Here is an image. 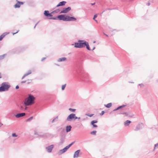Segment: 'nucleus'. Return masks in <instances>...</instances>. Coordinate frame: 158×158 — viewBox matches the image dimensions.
<instances>
[{
    "instance_id": "10",
    "label": "nucleus",
    "mask_w": 158,
    "mask_h": 158,
    "mask_svg": "<svg viewBox=\"0 0 158 158\" xmlns=\"http://www.w3.org/2000/svg\"><path fill=\"white\" fill-rule=\"evenodd\" d=\"M143 126V123L139 124L136 126L135 130L136 131H138L142 129Z\"/></svg>"
},
{
    "instance_id": "26",
    "label": "nucleus",
    "mask_w": 158,
    "mask_h": 158,
    "mask_svg": "<svg viewBox=\"0 0 158 158\" xmlns=\"http://www.w3.org/2000/svg\"><path fill=\"white\" fill-rule=\"evenodd\" d=\"M24 107H25V104H24L21 105L20 106V110H24Z\"/></svg>"
},
{
    "instance_id": "4",
    "label": "nucleus",
    "mask_w": 158,
    "mask_h": 158,
    "mask_svg": "<svg viewBox=\"0 0 158 158\" xmlns=\"http://www.w3.org/2000/svg\"><path fill=\"white\" fill-rule=\"evenodd\" d=\"M74 142H72L71 143L62 149L60 150L59 152L60 154H61L65 152L74 143Z\"/></svg>"
},
{
    "instance_id": "16",
    "label": "nucleus",
    "mask_w": 158,
    "mask_h": 158,
    "mask_svg": "<svg viewBox=\"0 0 158 158\" xmlns=\"http://www.w3.org/2000/svg\"><path fill=\"white\" fill-rule=\"evenodd\" d=\"M126 106H127V105H123L122 106H119L116 109H114L113 111H115L117 110L120 109L122 108H123V107H125Z\"/></svg>"
},
{
    "instance_id": "8",
    "label": "nucleus",
    "mask_w": 158,
    "mask_h": 158,
    "mask_svg": "<svg viewBox=\"0 0 158 158\" xmlns=\"http://www.w3.org/2000/svg\"><path fill=\"white\" fill-rule=\"evenodd\" d=\"M75 114H70L67 118V120L68 121H71L74 118Z\"/></svg>"
},
{
    "instance_id": "48",
    "label": "nucleus",
    "mask_w": 158,
    "mask_h": 158,
    "mask_svg": "<svg viewBox=\"0 0 158 158\" xmlns=\"http://www.w3.org/2000/svg\"><path fill=\"white\" fill-rule=\"evenodd\" d=\"M3 124L2 123H0V127H1L2 125Z\"/></svg>"
},
{
    "instance_id": "12",
    "label": "nucleus",
    "mask_w": 158,
    "mask_h": 158,
    "mask_svg": "<svg viewBox=\"0 0 158 158\" xmlns=\"http://www.w3.org/2000/svg\"><path fill=\"white\" fill-rule=\"evenodd\" d=\"M25 113H23L17 114H16L15 115V116L16 118H19L25 116Z\"/></svg>"
},
{
    "instance_id": "53",
    "label": "nucleus",
    "mask_w": 158,
    "mask_h": 158,
    "mask_svg": "<svg viewBox=\"0 0 158 158\" xmlns=\"http://www.w3.org/2000/svg\"><path fill=\"white\" fill-rule=\"evenodd\" d=\"M2 77H1V73H0V78H1Z\"/></svg>"
},
{
    "instance_id": "34",
    "label": "nucleus",
    "mask_w": 158,
    "mask_h": 158,
    "mask_svg": "<svg viewBox=\"0 0 158 158\" xmlns=\"http://www.w3.org/2000/svg\"><path fill=\"white\" fill-rule=\"evenodd\" d=\"M97 16H98V15L96 14L94 15V16L93 18V19H94L95 20V21L97 23H98V21L97 20H95V18L97 17Z\"/></svg>"
},
{
    "instance_id": "43",
    "label": "nucleus",
    "mask_w": 158,
    "mask_h": 158,
    "mask_svg": "<svg viewBox=\"0 0 158 158\" xmlns=\"http://www.w3.org/2000/svg\"><path fill=\"white\" fill-rule=\"evenodd\" d=\"M45 59H46L45 57H44V58H42V59H41V61H43Z\"/></svg>"
},
{
    "instance_id": "52",
    "label": "nucleus",
    "mask_w": 158,
    "mask_h": 158,
    "mask_svg": "<svg viewBox=\"0 0 158 158\" xmlns=\"http://www.w3.org/2000/svg\"><path fill=\"white\" fill-rule=\"evenodd\" d=\"M91 4L92 5H93L95 4V3H91Z\"/></svg>"
},
{
    "instance_id": "55",
    "label": "nucleus",
    "mask_w": 158,
    "mask_h": 158,
    "mask_svg": "<svg viewBox=\"0 0 158 158\" xmlns=\"http://www.w3.org/2000/svg\"><path fill=\"white\" fill-rule=\"evenodd\" d=\"M108 10H111V9H109Z\"/></svg>"
},
{
    "instance_id": "24",
    "label": "nucleus",
    "mask_w": 158,
    "mask_h": 158,
    "mask_svg": "<svg viewBox=\"0 0 158 158\" xmlns=\"http://www.w3.org/2000/svg\"><path fill=\"white\" fill-rule=\"evenodd\" d=\"M112 105V103H109L108 104H107L106 105H105V106H106V107L107 108H110Z\"/></svg>"
},
{
    "instance_id": "41",
    "label": "nucleus",
    "mask_w": 158,
    "mask_h": 158,
    "mask_svg": "<svg viewBox=\"0 0 158 158\" xmlns=\"http://www.w3.org/2000/svg\"><path fill=\"white\" fill-rule=\"evenodd\" d=\"M77 118H78V117H76V116L75 114V116L74 117V119H77Z\"/></svg>"
},
{
    "instance_id": "38",
    "label": "nucleus",
    "mask_w": 158,
    "mask_h": 158,
    "mask_svg": "<svg viewBox=\"0 0 158 158\" xmlns=\"http://www.w3.org/2000/svg\"><path fill=\"white\" fill-rule=\"evenodd\" d=\"M105 112L104 111H102V112L100 113V114L101 116L103 115L105 113Z\"/></svg>"
},
{
    "instance_id": "45",
    "label": "nucleus",
    "mask_w": 158,
    "mask_h": 158,
    "mask_svg": "<svg viewBox=\"0 0 158 158\" xmlns=\"http://www.w3.org/2000/svg\"><path fill=\"white\" fill-rule=\"evenodd\" d=\"M55 119H56V118H54V119H53V120L52 121V123H53L55 121Z\"/></svg>"
},
{
    "instance_id": "31",
    "label": "nucleus",
    "mask_w": 158,
    "mask_h": 158,
    "mask_svg": "<svg viewBox=\"0 0 158 158\" xmlns=\"http://www.w3.org/2000/svg\"><path fill=\"white\" fill-rule=\"evenodd\" d=\"M86 115L88 116L91 117L94 115V114H86Z\"/></svg>"
},
{
    "instance_id": "32",
    "label": "nucleus",
    "mask_w": 158,
    "mask_h": 158,
    "mask_svg": "<svg viewBox=\"0 0 158 158\" xmlns=\"http://www.w3.org/2000/svg\"><path fill=\"white\" fill-rule=\"evenodd\" d=\"M49 19H54V20H57L58 19V18L57 17H51L49 18Z\"/></svg>"
},
{
    "instance_id": "21",
    "label": "nucleus",
    "mask_w": 158,
    "mask_h": 158,
    "mask_svg": "<svg viewBox=\"0 0 158 158\" xmlns=\"http://www.w3.org/2000/svg\"><path fill=\"white\" fill-rule=\"evenodd\" d=\"M9 33H4L0 36V41L3 38Z\"/></svg>"
},
{
    "instance_id": "20",
    "label": "nucleus",
    "mask_w": 158,
    "mask_h": 158,
    "mask_svg": "<svg viewBox=\"0 0 158 158\" xmlns=\"http://www.w3.org/2000/svg\"><path fill=\"white\" fill-rule=\"evenodd\" d=\"M97 122V121L93 120L91 121V124L94 127H97V126L94 124Z\"/></svg>"
},
{
    "instance_id": "47",
    "label": "nucleus",
    "mask_w": 158,
    "mask_h": 158,
    "mask_svg": "<svg viewBox=\"0 0 158 158\" xmlns=\"http://www.w3.org/2000/svg\"><path fill=\"white\" fill-rule=\"evenodd\" d=\"M26 82V81H22L21 82V83H25Z\"/></svg>"
},
{
    "instance_id": "50",
    "label": "nucleus",
    "mask_w": 158,
    "mask_h": 158,
    "mask_svg": "<svg viewBox=\"0 0 158 158\" xmlns=\"http://www.w3.org/2000/svg\"><path fill=\"white\" fill-rule=\"evenodd\" d=\"M104 35H106L107 37H108V36L106 34H105V33H104Z\"/></svg>"
},
{
    "instance_id": "22",
    "label": "nucleus",
    "mask_w": 158,
    "mask_h": 158,
    "mask_svg": "<svg viewBox=\"0 0 158 158\" xmlns=\"http://www.w3.org/2000/svg\"><path fill=\"white\" fill-rule=\"evenodd\" d=\"M66 59V58L64 57H61L60 58H59L58 60V62H62V61H65Z\"/></svg>"
},
{
    "instance_id": "40",
    "label": "nucleus",
    "mask_w": 158,
    "mask_h": 158,
    "mask_svg": "<svg viewBox=\"0 0 158 158\" xmlns=\"http://www.w3.org/2000/svg\"><path fill=\"white\" fill-rule=\"evenodd\" d=\"M19 31V30H18L15 33H13V35H14L15 34L17 33Z\"/></svg>"
},
{
    "instance_id": "9",
    "label": "nucleus",
    "mask_w": 158,
    "mask_h": 158,
    "mask_svg": "<svg viewBox=\"0 0 158 158\" xmlns=\"http://www.w3.org/2000/svg\"><path fill=\"white\" fill-rule=\"evenodd\" d=\"M76 19H77L73 17H70L67 15V21H75Z\"/></svg>"
},
{
    "instance_id": "28",
    "label": "nucleus",
    "mask_w": 158,
    "mask_h": 158,
    "mask_svg": "<svg viewBox=\"0 0 158 158\" xmlns=\"http://www.w3.org/2000/svg\"><path fill=\"white\" fill-rule=\"evenodd\" d=\"M86 44L85 45V46L86 47V48L89 50H90V49L89 47V44L88 42H87L86 43Z\"/></svg>"
},
{
    "instance_id": "33",
    "label": "nucleus",
    "mask_w": 158,
    "mask_h": 158,
    "mask_svg": "<svg viewBox=\"0 0 158 158\" xmlns=\"http://www.w3.org/2000/svg\"><path fill=\"white\" fill-rule=\"evenodd\" d=\"M69 110L72 112H74L76 110L75 109H73L70 108L69 109Z\"/></svg>"
},
{
    "instance_id": "2",
    "label": "nucleus",
    "mask_w": 158,
    "mask_h": 158,
    "mask_svg": "<svg viewBox=\"0 0 158 158\" xmlns=\"http://www.w3.org/2000/svg\"><path fill=\"white\" fill-rule=\"evenodd\" d=\"M87 42L84 40H79L78 43H74V47L76 48H82L85 46Z\"/></svg>"
},
{
    "instance_id": "6",
    "label": "nucleus",
    "mask_w": 158,
    "mask_h": 158,
    "mask_svg": "<svg viewBox=\"0 0 158 158\" xmlns=\"http://www.w3.org/2000/svg\"><path fill=\"white\" fill-rule=\"evenodd\" d=\"M71 7H68L67 8H63L62 10H61L60 13H66L69 12L71 10Z\"/></svg>"
},
{
    "instance_id": "27",
    "label": "nucleus",
    "mask_w": 158,
    "mask_h": 158,
    "mask_svg": "<svg viewBox=\"0 0 158 158\" xmlns=\"http://www.w3.org/2000/svg\"><path fill=\"white\" fill-rule=\"evenodd\" d=\"M6 55V54H4L0 56V60L3 59Z\"/></svg>"
},
{
    "instance_id": "17",
    "label": "nucleus",
    "mask_w": 158,
    "mask_h": 158,
    "mask_svg": "<svg viewBox=\"0 0 158 158\" xmlns=\"http://www.w3.org/2000/svg\"><path fill=\"white\" fill-rule=\"evenodd\" d=\"M66 2L65 1H62L60 2L57 6L56 7H59L61 6L64 5L66 3Z\"/></svg>"
},
{
    "instance_id": "49",
    "label": "nucleus",
    "mask_w": 158,
    "mask_h": 158,
    "mask_svg": "<svg viewBox=\"0 0 158 158\" xmlns=\"http://www.w3.org/2000/svg\"><path fill=\"white\" fill-rule=\"evenodd\" d=\"M150 5V3L149 2L147 4V5H148V6H149V5Z\"/></svg>"
},
{
    "instance_id": "36",
    "label": "nucleus",
    "mask_w": 158,
    "mask_h": 158,
    "mask_svg": "<svg viewBox=\"0 0 158 158\" xmlns=\"http://www.w3.org/2000/svg\"><path fill=\"white\" fill-rule=\"evenodd\" d=\"M66 86V84L62 85V87H61V89L62 90L64 89V88Z\"/></svg>"
},
{
    "instance_id": "54",
    "label": "nucleus",
    "mask_w": 158,
    "mask_h": 158,
    "mask_svg": "<svg viewBox=\"0 0 158 158\" xmlns=\"http://www.w3.org/2000/svg\"><path fill=\"white\" fill-rule=\"evenodd\" d=\"M80 117H78V118L77 119H80Z\"/></svg>"
},
{
    "instance_id": "13",
    "label": "nucleus",
    "mask_w": 158,
    "mask_h": 158,
    "mask_svg": "<svg viewBox=\"0 0 158 158\" xmlns=\"http://www.w3.org/2000/svg\"><path fill=\"white\" fill-rule=\"evenodd\" d=\"M44 15L47 17H52V15L49 13V12L48 10H45L44 13Z\"/></svg>"
},
{
    "instance_id": "39",
    "label": "nucleus",
    "mask_w": 158,
    "mask_h": 158,
    "mask_svg": "<svg viewBox=\"0 0 158 158\" xmlns=\"http://www.w3.org/2000/svg\"><path fill=\"white\" fill-rule=\"evenodd\" d=\"M139 85H140V86L141 87H143V86H144V85L143 84L141 83V84H139Z\"/></svg>"
},
{
    "instance_id": "29",
    "label": "nucleus",
    "mask_w": 158,
    "mask_h": 158,
    "mask_svg": "<svg viewBox=\"0 0 158 158\" xmlns=\"http://www.w3.org/2000/svg\"><path fill=\"white\" fill-rule=\"evenodd\" d=\"M96 132H97L96 131H93L91 132L90 134H91V135H96Z\"/></svg>"
},
{
    "instance_id": "5",
    "label": "nucleus",
    "mask_w": 158,
    "mask_h": 158,
    "mask_svg": "<svg viewBox=\"0 0 158 158\" xmlns=\"http://www.w3.org/2000/svg\"><path fill=\"white\" fill-rule=\"evenodd\" d=\"M67 15H61L57 16L58 19L60 20H62L64 21H67Z\"/></svg>"
},
{
    "instance_id": "35",
    "label": "nucleus",
    "mask_w": 158,
    "mask_h": 158,
    "mask_svg": "<svg viewBox=\"0 0 158 158\" xmlns=\"http://www.w3.org/2000/svg\"><path fill=\"white\" fill-rule=\"evenodd\" d=\"M33 119V117H31L30 118H28L27 119V121H29L31 120H32Z\"/></svg>"
},
{
    "instance_id": "7",
    "label": "nucleus",
    "mask_w": 158,
    "mask_h": 158,
    "mask_svg": "<svg viewBox=\"0 0 158 158\" xmlns=\"http://www.w3.org/2000/svg\"><path fill=\"white\" fill-rule=\"evenodd\" d=\"M54 148V145H51L46 148V149L48 153H50L52 152V151Z\"/></svg>"
},
{
    "instance_id": "23",
    "label": "nucleus",
    "mask_w": 158,
    "mask_h": 158,
    "mask_svg": "<svg viewBox=\"0 0 158 158\" xmlns=\"http://www.w3.org/2000/svg\"><path fill=\"white\" fill-rule=\"evenodd\" d=\"M71 128L72 127L70 126H67L66 127V131L67 132L70 131L71 130Z\"/></svg>"
},
{
    "instance_id": "56",
    "label": "nucleus",
    "mask_w": 158,
    "mask_h": 158,
    "mask_svg": "<svg viewBox=\"0 0 158 158\" xmlns=\"http://www.w3.org/2000/svg\"><path fill=\"white\" fill-rule=\"evenodd\" d=\"M104 11H103L102 12V13L103 12H104Z\"/></svg>"
},
{
    "instance_id": "46",
    "label": "nucleus",
    "mask_w": 158,
    "mask_h": 158,
    "mask_svg": "<svg viewBox=\"0 0 158 158\" xmlns=\"http://www.w3.org/2000/svg\"><path fill=\"white\" fill-rule=\"evenodd\" d=\"M39 22H38L36 23V24L35 25V26H34V28H35L36 26L37 25V24Z\"/></svg>"
},
{
    "instance_id": "19",
    "label": "nucleus",
    "mask_w": 158,
    "mask_h": 158,
    "mask_svg": "<svg viewBox=\"0 0 158 158\" xmlns=\"http://www.w3.org/2000/svg\"><path fill=\"white\" fill-rule=\"evenodd\" d=\"M31 71L30 70H29L28 71L27 73H25V74H24L23 76L22 77V79H23L26 76H27V75H28L31 74Z\"/></svg>"
},
{
    "instance_id": "51",
    "label": "nucleus",
    "mask_w": 158,
    "mask_h": 158,
    "mask_svg": "<svg viewBox=\"0 0 158 158\" xmlns=\"http://www.w3.org/2000/svg\"><path fill=\"white\" fill-rule=\"evenodd\" d=\"M58 118V116H56L55 118H56V119H57Z\"/></svg>"
},
{
    "instance_id": "3",
    "label": "nucleus",
    "mask_w": 158,
    "mask_h": 158,
    "mask_svg": "<svg viewBox=\"0 0 158 158\" xmlns=\"http://www.w3.org/2000/svg\"><path fill=\"white\" fill-rule=\"evenodd\" d=\"M10 85L7 82L2 83L0 87V92H3L8 90Z\"/></svg>"
},
{
    "instance_id": "1",
    "label": "nucleus",
    "mask_w": 158,
    "mask_h": 158,
    "mask_svg": "<svg viewBox=\"0 0 158 158\" xmlns=\"http://www.w3.org/2000/svg\"><path fill=\"white\" fill-rule=\"evenodd\" d=\"M35 98L31 94H29L28 97L25 100L24 104L26 106L31 105L34 103Z\"/></svg>"
},
{
    "instance_id": "14",
    "label": "nucleus",
    "mask_w": 158,
    "mask_h": 158,
    "mask_svg": "<svg viewBox=\"0 0 158 158\" xmlns=\"http://www.w3.org/2000/svg\"><path fill=\"white\" fill-rule=\"evenodd\" d=\"M23 3L22 2H20L18 1V3H17L16 4H15V5L14 7L15 8H19L20 7V5L23 4Z\"/></svg>"
},
{
    "instance_id": "18",
    "label": "nucleus",
    "mask_w": 158,
    "mask_h": 158,
    "mask_svg": "<svg viewBox=\"0 0 158 158\" xmlns=\"http://www.w3.org/2000/svg\"><path fill=\"white\" fill-rule=\"evenodd\" d=\"M131 121L127 120L124 123V125L125 126H128L131 123Z\"/></svg>"
},
{
    "instance_id": "11",
    "label": "nucleus",
    "mask_w": 158,
    "mask_h": 158,
    "mask_svg": "<svg viewBox=\"0 0 158 158\" xmlns=\"http://www.w3.org/2000/svg\"><path fill=\"white\" fill-rule=\"evenodd\" d=\"M80 152V150H78L75 152L73 156V158H78L79 157V154Z\"/></svg>"
},
{
    "instance_id": "25",
    "label": "nucleus",
    "mask_w": 158,
    "mask_h": 158,
    "mask_svg": "<svg viewBox=\"0 0 158 158\" xmlns=\"http://www.w3.org/2000/svg\"><path fill=\"white\" fill-rule=\"evenodd\" d=\"M12 136L13 137H17L18 138H19V136H18V135H17L15 133H13L12 134Z\"/></svg>"
},
{
    "instance_id": "30",
    "label": "nucleus",
    "mask_w": 158,
    "mask_h": 158,
    "mask_svg": "<svg viewBox=\"0 0 158 158\" xmlns=\"http://www.w3.org/2000/svg\"><path fill=\"white\" fill-rule=\"evenodd\" d=\"M119 114H125L126 116H127L128 115V113L127 112H120Z\"/></svg>"
},
{
    "instance_id": "15",
    "label": "nucleus",
    "mask_w": 158,
    "mask_h": 158,
    "mask_svg": "<svg viewBox=\"0 0 158 158\" xmlns=\"http://www.w3.org/2000/svg\"><path fill=\"white\" fill-rule=\"evenodd\" d=\"M65 137L64 136H62L60 139V141L59 143V145H61L64 141Z\"/></svg>"
},
{
    "instance_id": "42",
    "label": "nucleus",
    "mask_w": 158,
    "mask_h": 158,
    "mask_svg": "<svg viewBox=\"0 0 158 158\" xmlns=\"http://www.w3.org/2000/svg\"><path fill=\"white\" fill-rule=\"evenodd\" d=\"M26 106H25V107H24V110H26L27 109V107Z\"/></svg>"
},
{
    "instance_id": "37",
    "label": "nucleus",
    "mask_w": 158,
    "mask_h": 158,
    "mask_svg": "<svg viewBox=\"0 0 158 158\" xmlns=\"http://www.w3.org/2000/svg\"><path fill=\"white\" fill-rule=\"evenodd\" d=\"M158 147V143H157L156 144H155L154 145V151L155 150V148H156V147Z\"/></svg>"
},
{
    "instance_id": "44",
    "label": "nucleus",
    "mask_w": 158,
    "mask_h": 158,
    "mask_svg": "<svg viewBox=\"0 0 158 158\" xmlns=\"http://www.w3.org/2000/svg\"><path fill=\"white\" fill-rule=\"evenodd\" d=\"M19 88V85H16V89H18Z\"/></svg>"
}]
</instances>
